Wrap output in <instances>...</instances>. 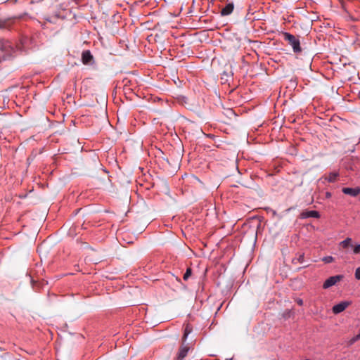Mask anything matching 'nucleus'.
I'll return each mask as SVG.
<instances>
[{"instance_id": "1", "label": "nucleus", "mask_w": 360, "mask_h": 360, "mask_svg": "<svg viewBox=\"0 0 360 360\" xmlns=\"http://www.w3.org/2000/svg\"><path fill=\"white\" fill-rule=\"evenodd\" d=\"M283 36L284 40L288 41V43L292 46L295 53H300L302 51L300 41L297 37L288 32H283Z\"/></svg>"}, {"instance_id": "2", "label": "nucleus", "mask_w": 360, "mask_h": 360, "mask_svg": "<svg viewBox=\"0 0 360 360\" xmlns=\"http://www.w3.org/2000/svg\"><path fill=\"white\" fill-rule=\"evenodd\" d=\"M12 53V47L8 41L0 42V54L3 60L8 58Z\"/></svg>"}, {"instance_id": "3", "label": "nucleus", "mask_w": 360, "mask_h": 360, "mask_svg": "<svg viewBox=\"0 0 360 360\" xmlns=\"http://www.w3.org/2000/svg\"><path fill=\"white\" fill-rule=\"evenodd\" d=\"M342 278V276L338 275L335 276H331L328 278L326 281L324 282L323 285V288L324 289L328 288L334 285H335L338 281H340Z\"/></svg>"}, {"instance_id": "4", "label": "nucleus", "mask_w": 360, "mask_h": 360, "mask_svg": "<svg viewBox=\"0 0 360 360\" xmlns=\"http://www.w3.org/2000/svg\"><path fill=\"white\" fill-rule=\"evenodd\" d=\"M350 304L349 302L345 301L335 304L333 307V312L335 314H339L343 311Z\"/></svg>"}, {"instance_id": "5", "label": "nucleus", "mask_w": 360, "mask_h": 360, "mask_svg": "<svg viewBox=\"0 0 360 360\" xmlns=\"http://www.w3.org/2000/svg\"><path fill=\"white\" fill-rule=\"evenodd\" d=\"M189 350V347L183 343L179 348V352L177 354L176 359L177 360H183L187 355L188 352Z\"/></svg>"}, {"instance_id": "6", "label": "nucleus", "mask_w": 360, "mask_h": 360, "mask_svg": "<svg viewBox=\"0 0 360 360\" xmlns=\"http://www.w3.org/2000/svg\"><path fill=\"white\" fill-rule=\"evenodd\" d=\"M342 192L346 195H349L351 196L355 197L360 193V188H343Z\"/></svg>"}, {"instance_id": "7", "label": "nucleus", "mask_w": 360, "mask_h": 360, "mask_svg": "<svg viewBox=\"0 0 360 360\" xmlns=\"http://www.w3.org/2000/svg\"><path fill=\"white\" fill-rule=\"evenodd\" d=\"M82 60L84 64H89L93 60V56L89 51H84L82 54Z\"/></svg>"}, {"instance_id": "8", "label": "nucleus", "mask_w": 360, "mask_h": 360, "mask_svg": "<svg viewBox=\"0 0 360 360\" xmlns=\"http://www.w3.org/2000/svg\"><path fill=\"white\" fill-rule=\"evenodd\" d=\"M301 218L305 219L309 217L319 218L320 217L319 213L315 210L305 211L301 213Z\"/></svg>"}, {"instance_id": "9", "label": "nucleus", "mask_w": 360, "mask_h": 360, "mask_svg": "<svg viewBox=\"0 0 360 360\" xmlns=\"http://www.w3.org/2000/svg\"><path fill=\"white\" fill-rule=\"evenodd\" d=\"M234 8V6L233 3L228 4L226 5L224 8H223L221 11V15L223 16L230 15Z\"/></svg>"}, {"instance_id": "10", "label": "nucleus", "mask_w": 360, "mask_h": 360, "mask_svg": "<svg viewBox=\"0 0 360 360\" xmlns=\"http://www.w3.org/2000/svg\"><path fill=\"white\" fill-rule=\"evenodd\" d=\"M352 241V238H347L345 240L340 243V245L343 248H347L351 245Z\"/></svg>"}, {"instance_id": "11", "label": "nucleus", "mask_w": 360, "mask_h": 360, "mask_svg": "<svg viewBox=\"0 0 360 360\" xmlns=\"http://www.w3.org/2000/svg\"><path fill=\"white\" fill-rule=\"evenodd\" d=\"M11 21V19H0V29L5 28L7 26L10 25V22Z\"/></svg>"}, {"instance_id": "12", "label": "nucleus", "mask_w": 360, "mask_h": 360, "mask_svg": "<svg viewBox=\"0 0 360 360\" xmlns=\"http://www.w3.org/2000/svg\"><path fill=\"white\" fill-rule=\"evenodd\" d=\"M338 176L337 173H330L326 179L330 182H334L336 181Z\"/></svg>"}, {"instance_id": "13", "label": "nucleus", "mask_w": 360, "mask_h": 360, "mask_svg": "<svg viewBox=\"0 0 360 360\" xmlns=\"http://www.w3.org/2000/svg\"><path fill=\"white\" fill-rule=\"evenodd\" d=\"M191 273H192L191 269V268H188L186 269V273L184 275V277H183L184 280V281H187L189 278V277L191 276Z\"/></svg>"}, {"instance_id": "14", "label": "nucleus", "mask_w": 360, "mask_h": 360, "mask_svg": "<svg viewBox=\"0 0 360 360\" xmlns=\"http://www.w3.org/2000/svg\"><path fill=\"white\" fill-rule=\"evenodd\" d=\"M303 261H304V255H300L299 256V257L293 259L292 262L293 264H297V262L302 263Z\"/></svg>"}, {"instance_id": "15", "label": "nucleus", "mask_w": 360, "mask_h": 360, "mask_svg": "<svg viewBox=\"0 0 360 360\" xmlns=\"http://www.w3.org/2000/svg\"><path fill=\"white\" fill-rule=\"evenodd\" d=\"M325 263H330L334 261V258L331 256H327L323 258L322 259Z\"/></svg>"}, {"instance_id": "16", "label": "nucleus", "mask_w": 360, "mask_h": 360, "mask_svg": "<svg viewBox=\"0 0 360 360\" xmlns=\"http://www.w3.org/2000/svg\"><path fill=\"white\" fill-rule=\"evenodd\" d=\"M353 252L354 254H359L360 252V244L356 245L354 247Z\"/></svg>"}, {"instance_id": "17", "label": "nucleus", "mask_w": 360, "mask_h": 360, "mask_svg": "<svg viewBox=\"0 0 360 360\" xmlns=\"http://www.w3.org/2000/svg\"><path fill=\"white\" fill-rule=\"evenodd\" d=\"M354 275L356 279L360 280V266L356 269Z\"/></svg>"}, {"instance_id": "18", "label": "nucleus", "mask_w": 360, "mask_h": 360, "mask_svg": "<svg viewBox=\"0 0 360 360\" xmlns=\"http://www.w3.org/2000/svg\"><path fill=\"white\" fill-rule=\"evenodd\" d=\"M191 332V330L188 329V327H186L184 331V334L183 336L184 341L186 339L188 334Z\"/></svg>"}, {"instance_id": "19", "label": "nucleus", "mask_w": 360, "mask_h": 360, "mask_svg": "<svg viewBox=\"0 0 360 360\" xmlns=\"http://www.w3.org/2000/svg\"><path fill=\"white\" fill-rule=\"evenodd\" d=\"M296 302L300 305L302 306L303 304V301L302 299L297 298L296 300Z\"/></svg>"}, {"instance_id": "20", "label": "nucleus", "mask_w": 360, "mask_h": 360, "mask_svg": "<svg viewBox=\"0 0 360 360\" xmlns=\"http://www.w3.org/2000/svg\"><path fill=\"white\" fill-rule=\"evenodd\" d=\"M1 55L0 54V62L2 60Z\"/></svg>"}, {"instance_id": "21", "label": "nucleus", "mask_w": 360, "mask_h": 360, "mask_svg": "<svg viewBox=\"0 0 360 360\" xmlns=\"http://www.w3.org/2000/svg\"><path fill=\"white\" fill-rule=\"evenodd\" d=\"M15 1H17V0H14Z\"/></svg>"}]
</instances>
